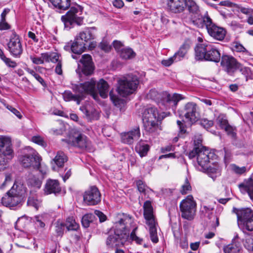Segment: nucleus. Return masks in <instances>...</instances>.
<instances>
[{
  "label": "nucleus",
  "mask_w": 253,
  "mask_h": 253,
  "mask_svg": "<svg viewBox=\"0 0 253 253\" xmlns=\"http://www.w3.org/2000/svg\"><path fill=\"white\" fill-rule=\"evenodd\" d=\"M131 221V218L129 215L124 213L120 215L114 232H110L107 238L106 246L109 248H116L115 253H126L124 250L118 248L124 245L128 238L129 230L127 225L130 224Z\"/></svg>",
  "instance_id": "f257e3e1"
},
{
  "label": "nucleus",
  "mask_w": 253,
  "mask_h": 253,
  "mask_svg": "<svg viewBox=\"0 0 253 253\" xmlns=\"http://www.w3.org/2000/svg\"><path fill=\"white\" fill-rule=\"evenodd\" d=\"M26 189L23 185L14 183L6 195L1 198L2 204L10 209L20 207Z\"/></svg>",
  "instance_id": "f03ea898"
},
{
  "label": "nucleus",
  "mask_w": 253,
  "mask_h": 253,
  "mask_svg": "<svg viewBox=\"0 0 253 253\" xmlns=\"http://www.w3.org/2000/svg\"><path fill=\"white\" fill-rule=\"evenodd\" d=\"M195 51L197 60H205L217 63L221 59L219 49L212 44H199L196 46Z\"/></svg>",
  "instance_id": "7ed1b4c3"
},
{
  "label": "nucleus",
  "mask_w": 253,
  "mask_h": 253,
  "mask_svg": "<svg viewBox=\"0 0 253 253\" xmlns=\"http://www.w3.org/2000/svg\"><path fill=\"white\" fill-rule=\"evenodd\" d=\"M143 209L144 216L146 220V224L149 227L151 240L153 243H156L159 241L156 228L157 223L154 214L153 208L150 201H146L144 202Z\"/></svg>",
  "instance_id": "20e7f679"
},
{
  "label": "nucleus",
  "mask_w": 253,
  "mask_h": 253,
  "mask_svg": "<svg viewBox=\"0 0 253 253\" xmlns=\"http://www.w3.org/2000/svg\"><path fill=\"white\" fill-rule=\"evenodd\" d=\"M82 9L79 5L72 6L64 15L62 16L61 20L64 23L65 28L70 29L74 24L81 25L83 23Z\"/></svg>",
  "instance_id": "39448f33"
},
{
  "label": "nucleus",
  "mask_w": 253,
  "mask_h": 253,
  "mask_svg": "<svg viewBox=\"0 0 253 253\" xmlns=\"http://www.w3.org/2000/svg\"><path fill=\"white\" fill-rule=\"evenodd\" d=\"M19 161L24 168L32 167L34 169H39L43 174L45 173V171H43L40 169L42 158L34 150H30L28 153L20 156Z\"/></svg>",
  "instance_id": "423d86ee"
},
{
  "label": "nucleus",
  "mask_w": 253,
  "mask_h": 253,
  "mask_svg": "<svg viewBox=\"0 0 253 253\" xmlns=\"http://www.w3.org/2000/svg\"><path fill=\"white\" fill-rule=\"evenodd\" d=\"M201 27L206 26L208 34L213 38L218 41H222L226 34V30L217 26L213 23L212 19L207 14L202 17Z\"/></svg>",
  "instance_id": "0eeeda50"
},
{
  "label": "nucleus",
  "mask_w": 253,
  "mask_h": 253,
  "mask_svg": "<svg viewBox=\"0 0 253 253\" xmlns=\"http://www.w3.org/2000/svg\"><path fill=\"white\" fill-rule=\"evenodd\" d=\"M139 83V80L136 77L120 80L118 82L117 91L121 96L126 97L136 91Z\"/></svg>",
  "instance_id": "6e6552de"
},
{
  "label": "nucleus",
  "mask_w": 253,
  "mask_h": 253,
  "mask_svg": "<svg viewBox=\"0 0 253 253\" xmlns=\"http://www.w3.org/2000/svg\"><path fill=\"white\" fill-rule=\"evenodd\" d=\"M68 144L89 151H93V148L91 141L86 136L82 133H75L70 135L68 139H62Z\"/></svg>",
  "instance_id": "1a4fd4ad"
},
{
  "label": "nucleus",
  "mask_w": 253,
  "mask_h": 253,
  "mask_svg": "<svg viewBox=\"0 0 253 253\" xmlns=\"http://www.w3.org/2000/svg\"><path fill=\"white\" fill-rule=\"evenodd\" d=\"M220 64L230 75H233L237 70H240L243 74H245L248 69L243 67L234 57L227 55H223L221 56Z\"/></svg>",
  "instance_id": "9d476101"
},
{
  "label": "nucleus",
  "mask_w": 253,
  "mask_h": 253,
  "mask_svg": "<svg viewBox=\"0 0 253 253\" xmlns=\"http://www.w3.org/2000/svg\"><path fill=\"white\" fill-rule=\"evenodd\" d=\"M179 112V116L184 117L185 119L184 121L189 125L196 123L200 118L197 106L194 102L186 103Z\"/></svg>",
  "instance_id": "9b49d317"
},
{
  "label": "nucleus",
  "mask_w": 253,
  "mask_h": 253,
  "mask_svg": "<svg viewBox=\"0 0 253 253\" xmlns=\"http://www.w3.org/2000/svg\"><path fill=\"white\" fill-rule=\"evenodd\" d=\"M96 81L92 78L89 81L84 83L74 85L73 89L76 93L84 95V94H90L93 99L97 100L98 95L96 89Z\"/></svg>",
  "instance_id": "f8f14e48"
},
{
  "label": "nucleus",
  "mask_w": 253,
  "mask_h": 253,
  "mask_svg": "<svg viewBox=\"0 0 253 253\" xmlns=\"http://www.w3.org/2000/svg\"><path fill=\"white\" fill-rule=\"evenodd\" d=\"M148 97L156 102L159 103L161 101L169 103L171 106H175L177 102L181 99V96L178 94L171 95L167 93H159L155 89L150 90Z\"/></svg>",
  "instance_id": "ddd939ff"
},
{
  "label": "nucleus",
  "mask_w": 253,
  "mask_h": 253,
  "mask_svg": "<svg viewBox=\"0 0 253 253\" xmlns=\"http://www.w3.org/2000/svg\"><path fill=\"white\" fill-rule=\"evenodd\" d=\"M196 204L193 196L188 195L180 204L181 217L189 220L193 219L196 212Z\"/></svg>",
  "instance_id": "4468645a"
},
{
  "label": "nucleus",
  "mask_w": 253,
  "mask_h": 253,
  "mask_svg": "<svg viewBox=\"0 0 253 253\" xmlns=\"http://www.w3.org/2000/svg\"><path fill=\"white\" fill-rule=\"evenodd\" d=\"M10 32L11 35L7 44L8 50L14 57L19 58L23 52L20 39L14 30H11Z\"/></svg>",
  "instance_id": "2eb2a0df"
},
{
  "label": "nucleus",
  "mask_w": 253,
  "mask_h": 253,
  "mask_svg": "<svg viewBox=\"0 0 253 253\" xmlns=\"http://www.w3.org/2000/svg\"><path fill=\"white\" fill-rule=\"evenodd\" d=\"M101 193L96 186H91L84 194V202L88 206H95L101 202Z\"/></svg>",
  "instance_id": "dca6fc26"
},
{
  "label": "nucleus",
  "mask_w": 253,
  "mask_h": 253,
  "mask_svg": "<svg viewBox=\"0 0 253 253\" xmlns=\"http://www.w3.org/2000/svg\"><path fill=\"white\" fill-rule=\"evenodd\" d=\"M80 62L82 66L80 64L78 65V68L76 70L77 73L80 74L81 72L86 76L92 74L94 70V67L90 55H83L80 60Z\"/></svg>",
  "instance_id": "f3484780"
},
{
  "label": "nucleus",
  "mask_w": 253,
  "mask_h": 253,
  "mask_svg": "<svg viewBox=\"0 0 253 253\" xmlns=\"http://www.w3.org/2000/svg\"><path fill=\"white\" fill-rule=\"evenodd\" d=\"M140 136V131L139 126H135L131 130L121 134L122 142L127 144H132L134 141L137 140Z\"/></svg>",
  "instance_id": "a211bd4d"
},
{
  "label": "nucleus",
  "mask_w": 253,
  "mask_h": 253,
  "mask_svg": "<svg viewBox=\"0 0 253 253\" xmlns=\"http://www.w3.org/2000/svg\"><path fill=\"white\" fill-rule=\"evenodd\" d=\"M91 45H89L88 47H92L94 46L93 42H91ZM87 46H88L87 44L84 43V42H81L76 38L75 41L72 43H68V45L65 46L64 48L66 50L71 49L73 53L78 55L82 54Z\"/></svg>",
  "instance_id": "6ab92c4d"
},
{
  "label": "nucleus",
  "mask_w": 253,
  "mask_h": 253,
  "mask_svg": "<svg viewBox=\"0 0 253 253\" xmlns=\"http://www.w3.org/2000/svg\"><path fill=\"white\" fill-rule=\"evenodd\" d=\"M11 141L10 138L0 135V152L8 155V158H12L14 156L13 151L11 147Z\"/></svg>",
  "instance_id": "aec40b11"
},
{
  "label": "nucleus",
  "mask_w": 253,
  "mask_h": 253,
  "mask_svg": "<svg viewBox=\"0 0 253 253\" xmlns=\"http://www.w3.org/2000/svg\"><path fill=\"white\" fill-rule=\"evenodd\" d=\"M212 155V153L209 152L207 149L200 151L197 156V162L198 164V169L202 171H205L206 167L210 162V158Z\"/></svg>",
  "instance_id": "412c9836"
},
{
  "label": "nucleus",
  "mask_w": 253,
  "mask_h": 253,
  "mask_svg": "<svg viewBox=\"0 0 253 253\" xmlns=\"http://www.w3.org/2000/svg\"><path fill=\"white\" fill-rule=\"evenodd\" d=\"M185 0H168V9L173 13L183 12L185 9Z\"/></svg>",
  "instance_id": "4be33fe9"
},
{
  "label": "nucleus",
  "mask_w": 253,
  "mask_h": 253,
  "mask_svg": "<svg viewBox=\"0 0 253 253\" xmlns=\"http://www.w3.org/2000/svg\"><path fill=\"white\" fill-rule=\"evenodd\" d=\"M236 214L238 222H243L245 226L253 217V211L249 208L237 210Z\"/></svg>",
  "instance_id": "5701e85b"
},
{
  "label": "nucleus",
  "mask_w": 253,
  "mask_h": 253,
  "mask_svg": "<svg viewBox=\"0 0 253 253\" xmlns=\"http://www.w3.org/2000/svg\"><path fill=\"white\" fill-rule=\"evenodd\" d=\"M61 187L58 180L48 179L44 186V191L46 195L52 193L56 194L61 191Z\"/></svg>",
  "instance_id": "b1692460"
},
{
  "label": "nucleus",
  "mask_w": 253,
  "mask_h": 253,
  "mask_svg": "<svg viewBox=\"0 0 253 253\" xmlns=\"http://www.w3.org/2000/svg\"><path fill=\"white\" fill-rule=\"evenodd\" d=\"M201 209V211L203 212H205L206 213L208 214V216L209 219L211 220V226L215 228L218 227L219 225V217L220 214V209H219L218 211H216L215 215H211L209 214L213 210V208L207 206H203Z\"/></svg>",
  "instance_id": "393cba45"
},
{
  "label": "nucleus",
  "mask_w": 253,
  "mask_h": 253,
  "mask_svg": "<svg viewBox=\"0 0 253 253\" xmlns=\"http://www.w3.org/2000/svg\"><path fill=\"white\" fill-rule=\"evenodd\" d=\"M160 120H161V118L156 107H149L144 110L143 114V122Z\"/></svg>",
  "instance_id": "a878e982"
},
{
  "label": "nucleus",
  "mask_w": 253,
  "mask_h": 253,
  "mask_svg": "<svg viewBox=\"0 0 253 253\" xmlns=\"http://www.w3.org/2000/svg\"><path fill=\"white\" fill-rule=\"evenodd\" d=\"M161 120L143 122L145 130L152 134L158 133L161 130Z\"/></svg>",
  "instance_id": "bb28decb"
},
{
  "label": "nucleus",
  "mask_w": 253,
  "mask_h": 253,
  "mask_svg": "<svg viewBox=\"0 0 253 253\" xmlns=\"http://www.w3.org/2000/svg\"><path fill=\"white\" fill-rule=\"evenodd\" d=\"M95 30V27L87 28L80 32L76 38L77 40H79L81 42H84V43L86 44L88 41L94 38V31Z\"/></svg>",
  "instance_id": "cd10ccee"
},
{
  "label": "nucleus",
  "mask_w": 253,
  "mask_h": 253,
  "mask_svg": "<svg viewBox=\"0 0 253 253\" xmlns=\"http://www.w3.org/2000/svg\"><path fill=\"white\" fill-rule=\"evenodd\" d=\"M80 110L84 113L89 121L99 119V114L98 111L90 106H82Z\"/></svg>",
  "instance_id": "c85d7f7f"
},
{
  "label": "nucleus",
  "mask_w": 253,
  "mask_h": 253,
  "mask_svg": "<svg viewBox=\"0 0 253 253\" xmlns=\"http://www.w3.org/2000/svg\"><path fill=\"white\" fill-rule=\"evenodd\" d=\"M214 180L217 176L220 175L221 169L217 164H213L212 165L206 167L205 170L204 171Z\"/></svg>",
  "instance_id": "c756f323"
},
{
  "label": "nucleus",
  "mask_w": 253,
  "mask_h": 253,
  "mask_svg": "<svg viewBox=\"0 0 253 253\" xmlns=\"http://www.w3.org/2000/svg\"><path fill=\"white\" fill-rule=\"evenodd\" d=\"M96 85L100 96L103 98H106L108 96L109 89V85L107 82L103 79H101L99 80Z\"/></svg>",
  "instance_id": "7c9ffc66"
},
{
  "label": "nucleus",
  "mask_w": 253,
  "mask_h": 253,
  "mask_svg": "<svg viewBox=\"0 0 253 253\" xmlns=\"http://www.w3.org/2000/svg\"><path fill=\"white\" fill-rule=\"evenodd\" d=\"M241 249L240 243L234 239L232 242L223 248L224 253H238Z\"/></svg>",
  "instance_id": "2f4dec72"
},
{
  "label": "nucleus",
  "mask_w": 253,
  "mask_h": 253,
  "mask_svg": "<svg viewBox=\"0 0 253 253\" xmlns=\"http://www.w3.org/2000/svg\"><path fill=\"white\" fill-rule=\"evenodd\" d=\"M185 8H187L190 14L195 15H199V7L194 0H185Z\"/></svg>",
  "instance_id": "473e14b6"
},
{
  "label": "nucleus",
  "mask_w": 253,
  "mask_h": 253,
  "mask_svg": "<svg viewBox=\"0 0 253 253\" xmlns=\"http://www.w3.org/2000/svg\"><path fill=\"white\" fill-rule=\"evenodd\" d=\"M135 151L138 153L141 157L145 156L149 150V146L146 142L140 140L135 146Z\"/></svg>",
  "instance_id": "72a5a7b5"
},
{
  "label": "nucleus",
  "mask_w": 253,
  "mask_h": 253,
  "mask_svg": "<svg viewBox=\"0 0 253 253\" xmlns=\"http://www.w3.org/2000/svg\"><path fill=\"white\" fill-rule=\"evenodd\" d=\"M68 160V158L65 154L61 151H58L53 159V162L58 168L62 167L65 162Z\"/></svg>",
  "instance_id": "f704fd0d"
},
{
  "label": "nucleus",
  "mask_w": 253,
  "mask_h": 253,
  "mask_svg": "<svg viewBox=\"0 0 253 253\" xmlns=\"http://www.w3.org/2000/svg\"><path fill=\"white\" fill-rule=\"evenodd\" d=\"M239 187L241 190L246 191L250 198L253 200V180L249 178L247 181L239 185Z\"/></svg>",
  "instance_id": "c9c22d12"
},
{
  "label": "nucleus",
  "mask_w": 253,
  "mask_h": 253,
  "mask_svg": "<svg viewBox=\"0 0 253 253\" xmlns=\"http://www.w3.org/2000/svg\"><path fill=\"white\" fill-rule=\"evenodd\" d=\"M119 54L121 58L125 60L131 59L136 55L133 50L129 47L122 48L120 50Z\"/></svg>",
  "instance_id": "e433bc0d"
},
{
  "label": "nucleus",
  "mask_w": 253,
  "mask_h": 253,
  "mask_svg": "<svg viewBox=\"0 0 253 253\" xmlns=\"http://www.w3.org/2000/svg\"><path fill=\"white\" fill-rule=\"evenodd\" d=\"M56 7L63 10L68 8L70 5V0H49Z\"/></svg>",
  "instance_id": "4c0bfd02"
},
{
  "label": "nucleus",
  "mask_w": 253,
  "mask_h": 253,
  "mask_svg": "<svg viewBox=\"0 0 253 253\" xmlns=\"http://www.w3.org/2000/svg\"><path fill=\"white\" fill-rule=\"evenodd\" d=\"M189 49V45L187 44H183L179 49L178 51L176 52L173 55L174 57L176 62L180 61L182 60Z\"/></svg>",
  "instance_id": "58836bf2"
},
{
  "label": "nucleus",
  "mask_w": 253,
  "mask_h": 253,
  "mask_svg": "<svg viewBox=\"0 0 253 253\" xmlns=\"http://www.w3.org/2000/svg\"><path fill=\"white\" fill-rule=\"evenodd\" d=\"M65 226L68 230H77L79 227V224L76 222L73 217H68L66 220Z\"/></svg>",
  "instance_id": "ea45409f"
},
{
  "label": "nucleus",
  "mask_w": 253,
  "mask_h": 253,
  "mask_svg": "<svg viewBox=\"0 0 253 253\" xmlns=\"http://www.w3.org/2000/svg\"><path fill=\"white\" fill-rule=\"evenodd\" d=\"M109 95L111 100L115 106L121 108L124 106L125 102L124 99H120L117 96L114 95L112 90L109 92Z\"/></svg>",
  "instance_id": "a19ab883"
},
{
  "label": "nucleus",
  "mask_w": 253,
  "mask_h": 253,
  "mask_svg": "<svg viewBox=\"0 0 253 253\" xmlns=\"http://www.w3.org/2000/svg\"><path fill=\"white\" fill-rule=\"evenodd\" d=\"M231 48L233 52L248 53V51L239 42H233L231 44Z\"/></svg>",
  "instance_id": "79ce46f5"
},
{
  "label": "nucleus",
  "mask_w": 253,
  "mask_h": 253,
  "mask_svg": "<svg viewBox=\"0 0 253 253\" xmlns=\"http://www.w3.org/2000/svg\"><path fill=\"white\" fill-rule=\"evenodd\" d=\"M94 216L91 213H87L83 216L82 219V223L85 228L89 227V224L92 222Z\"/></svg>",
  "instance_id": "37998d69"
},
{
  "label": "nucleus",
  "mask_w": 253,
  "mask_h": 253,
  "mask_svg": "<svg viewBox=\"0 0 253 253\" xmlns=\"http://www.w3.org/2000/svg\"><path fill=\"white\" fill-rule=\"evenodd\" d=\"M27 205L34 207L36 210H38L41 206V201L38 200L35 196H30L27 201Z\"/></svg>",
  "instance_id": "c03bdc74"
},
{
  "label": "nucleus",
  "mask_w": 253,
  "mask_h": 253,
  "mask_svg": "<svg viewBox=\"0 0 253 253\" xmlns=\"http://www.w3.org/2000/svg\"><path fill=\"white\" fill-rule=\"evenodd\" d=\"M233 11L237 12H241L243 14L249 16L251 14H253V9L249 7H244L238 4L236 9H233Z\"/></svg>",
  "instance_id": "a18cd8bd"
},
{
  "label": "nucleus",
  "mask_w": 253,
  "mask_h": 253,
  "mask_svg": "<svg viewBox=\"0 0 253 253\" xmlns=\"http://www.w3.org/2000/svg\"><path fill=\"white\" fill-rule=\"evenodd\" d=\"M191 190V186L188 179L186 178L184 183L182 185L180 192L182 194H186L189 191Z\"/></svg>",
  "instance_id": "49530a36"
},
{
  "label": "nucleus",
  "mask_w": 253,
  "mask_h": 253,
  "mask_svg": "<svg viewBox=\"0 0 253 253\" xmlns=\"http://www.w3.org/2000/svg\"><path fill=\"white\" fill-rule=\"evenodd\" d=\"M12 183V179L11 175L9 174H6L4 176V181L0 184V188L4 189L8 185Z\"/></svg>",
  "instance_id": "de8ad7c7"
},
{
  "label": "nucleus",
  "mask_w": 253,
  "mask_h": 253,
  "mask_svg": "<svg viewBox=\"0 0 253 253\" xmlns=\"http://www.w3.org/2000/svg\"><path fill=\"white\" fill-rule=\"evenodd\" d=\"M32 140L33 142L42 146L43 147H45L46 146V142L44 141L43 139L40 136H34L32 138Z\"/></svg>",
  "instance_id": "09e8293b"
},
{
  "label": "nucleus",
  "mask_w": 253,
  "mask_h": 253,
  "mask_svg": "<svg viewBox=\"0 0 253 253\" xmlns=\"http://www.w3.org/2000/svg\"><path fill=\"white\" fill-rule=\"evenodd\" d=\"M137 229V227H135L133 229L128 238L129 237L130 239H131L132 241H135L137 244H141L142 242V239L137 237L135 233Z\"/></svg>",
  "instance_id": "8fccbe9b"
},
{
  "label": "nucleus",
  "mask_w": 253,
  "mask_h": 253,
  "mask_svg": "<svg viewBox=\"0 0 253 253\" xmlns=\"http://www.w3.org/2000/svg\"><path fill=\"white\" fill-rule=\"evenodd\" d=\"M64 100L65 101H73L75 99L76 95L73 94L71 91L66 90L62 94Z\"/></svg>",
  "instance_id": "3c124183"
},
{
  "label": "nucleus",
  "mask_w": 253,
  "mask_h": 253,
  "mask_svg": "<svg viewBox=\"0 0 253 253\" xmlns=\"http://www.w3.org/2000/svg\"><path fill=\"white\" fill-rule=\"evenodd\" d=\"M29 183L36 189H40L42 185V181L39 179L35 177L30 178Z\"/></svg>",
  "instance_id": "603ef678"
},
{
  "label": "nucleus",
  "mask_w": 253,
  "mask_h": 253,
  "mask_svg": "<svg viewBox=\"0 0 253 253\" xmlns=\"http://www.w3.org/2000/svg\"><path fill=\"white\" fill-rule=\"evenodd\" d=\"M27 71L33 76L38 82H39L42 85L44 84V81L42 78L37 73H36L33 70L28 68Z\"/></svg>",
  "instance_id": "864d4df0"
},
{
  "label": "nucleus",
  "mask_w": 253,
  "mask_h": 253,
  "mask_svg": "<svg viewBox=\"0 0 253 253\" xmlns=\"http://www.w3.org/2000/svg\"><path fill=\"white\" fill-rule=\"evenodd\" d=\"M244 246L249 251H253V239L252 237H248L245 240Z\"/></svg>",
  "instance_id": "5fc2aeb1"
},
{
  "label": "nucleus",
  "mask_w": 253,
  "mask_h": 253,
  "mask_svg": "<svg viewBox=\"0 0 253 253\" xmlns=\"http://www.w3.org/2000/svg\"><path fill=\"white\" fill-rule=\"evenodd\" d=\"M219 5H221V6H227V7H233L234 8V9H236L238 4L233 3L229 0H224V1H220L219 3Z\"/></svg>",
  "instance_id": "6e6d98bb"
},
{
  "label": "nucleus",
  "mask_w": 253,
  "mask_h": 253,
  "mask_svg": "<svg viewBox=\"0 0 253 253\" xmlns=\"http://www.w3.org/2000/svg\"><path fill=\"white\" fill-rule=\"evenodd\" d=\"M201 126L204 128L208 129L212 126L213 123L211 120H208L206 119H203L200 122Z\"/></svg>",
  "instance_id": "4d7b16f0"
},
{
  "label": "nucleus",
  "mask_w": 253,
  "mask_h": 253,
  "mask_svg": "<svg viewBox=\"0 0 253 253\" xmlns=\"http://www.w3.org/2000/svg\"><path fill=\"white\" fill-rule=\"evenodd\" d=\"M202 150L200 149L199 146H194L193 149L189 153L188 157L190 159H192L196 155H198L199 152Z\"/></svg>",
  "instance_id": "13d9d810"
},
{
  "label": "nucleus",
  "mask_w": 253,
  "mask_h": 253,
  "mask_svg": "<svg viewBox=\"0 0 253 253\" xmlns=\"http://www.w3.org/2000/svg\"><path fill=\"white\" fill-rule=\"evenodd\" d=\"M136 185L138 191L140 193H145L146 190V185L144 184L143 181L141 180H139L136 181Z\"/></svg>",
  "instance_id": "bf43d9fd"
},
{
  "label": "nucleus",
  "mask_w": 253,
  "mask_h": 253,
  "mask_svg": "<svg viewBox=\"0 0 253 253\" xmlns=\"http://www.w3.org/2000/svg\"><path fill=\"white\" fill-rule=\"evenodd\" d=\"M2 61L9 67L15 68L17 66V63L15 61H12L11 59L7 58L6 57H5Z\"/></svg>",
  "instance_id": "052dcab7"
},
{
  "label": "nucleus",
  "mask_w": 253,
  "mask_h": 253,
  "mask_svg": "<svg viewBox=\"0 0 253 253\" xmlns=\"http://www.w3.org/2000/svg\"><path fill=\"white\" fill-rule=\"evenodd\" d=\"M175 57L173 56L169 57V58L165 60H163L161 62L162 64L166 67L169 66L171 65L174 62H176V60L174 58Z\"/></svg>",
  "instance_id": "680f3d73"
},
{
  "label": "nucleus",
  "mask_w": 253,
  "mask_h": 253,
  "mask_svg": "<svg viewBox=\"0 0 253 253\" xmlns=\"http://www.w3.org/2000/svg\"><path fill=\"white\" fill-rule=\"evenodd\" d=\"M6 108L19 119H21L22 118V115L21 114L20 112L16 109L10 105H7Z\"/></svg>",
  "instance_id": "e2e57ef3"
},
{
  "label": "nucleus",
  "mask_w": 253,
  "mask_h": 253,
  "mask_svg": "<svg viewBox=\"0 0 253 253\" xmlns=\"http://www.w3.org/2000/svg\"><path fill=\"white\" fill-rule=\"evenodd\" d=\"M12 158H9L8 157V155H4V154L1 153L0 155V165L4 166L5 165L9 160H11Z\"/></svg>",
  "instance_id": "0e129e2a"
},
{
  "label": "nucleus",
  "mask_w": 253,
  "mask_h": 253,
  "mask_svg": "<svg viewBox=\"0 0 253 253\" xmlns=\"http://www.w3.org/2000/svg\"><path fill=\"white\" fill-rule=\"evenodd\" d=\"M10 29V26L6 22V20H0V30H5Z\"/></svg>",
  "instance_id": "69168bd1"
},
{
  "label": "nucleus",
  "mask_w": 253,
  "mask_h": 253,
  "mask_svg": "<svg viewBox=\"0 0 253 253\" xmlns=\"http://www.w3.org/2000/svg\"><path fill=\"white\" fill-rule=\"evenodd\" d=\"M233 169L237 173L242 174L246 171V168L245 167L240 168L236 165H233Z\"/></svg>",
  "instance_id": "338daca9"
},
{
  "label": "nucleus",
  "mask_w": 253,
  "mask_h": 253,
  "mask_svg": "<svg viewBox=\"0 0 253 253\" xmlns=\"http://www.w3.org/2000/svg\"><path fill=\"white\" fill-rule=\"evenodd\" d=\"M99 47L102 50L107 52H109L111 49V46L105 42H101Z\"/></svg>",
  "instance_id": "774afa93"
}]
</instances>
